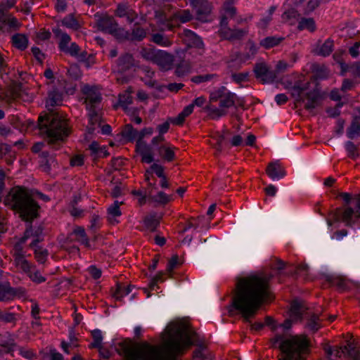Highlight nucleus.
<instances>
[{"label":"nucleus","instance_id":"nucleus-1","mask_svg":"<svg viewBox=\"0 0 360 360\" xmlns=\"http://www.w3.org/2000/svg\"><path fill=\"white\" fill-rule=\"evenodd\" d=\"M271 298L267 277L252 274L237 278L232 306L239 311L246 321L255 316L262 304Z\"/></svg>","mask_w":360,"mask_h":360},{"label":"nucleus","instance_id":"nucleus-2","mask_svg":"<svg viewBox=\"0 0 360 360\" xmlns=\"http://www.w3.org/2000/svg\"><path fill=\"white\" fill-rule=\"evenodd\" d=\"M62 101V94L58 90L53 89L50 91L46 101L49 112L41 115L38 119L40 134L46 136L48 144L55 150L59 149L60 143L64 142L71 132L68 120L49 108L60 105Z\"/></svg>","mask_w":360,"mask_h":360},{"label":"nucleus","instance_id":"nucleus-3","mask_svg":"<svg viewBox=\"0 0 360 360\" xmlns=\"http://www.w3.org/2000/svg\"><path fill=\"white\" fill-rule=\"evenodd\" d=\"M4 202L6 206L18 214L22 221L31 223L39 217L40 207L28 190L24 187L12 188L6 196Z\"/></svg>","mask_w":360,"mask_h":360},{"label":"nucleus","instance_id":"nucleus-4","mask_svg":"<svg viewBox=\"0 0 360 360\" xmlns=\"http://www.w3.org/2000/svg\"><path fill=\"white\" fill-rule=\"evenodd\" d=\"M271 347L278 348L288 360H305L309 353L310 341L306 335L287 337L285 333H276L269 340Z\"/></svg>","mask_w":360,"mask_h":360},{"label":"nucleus","instance_id":"nucleus-5","mask_svg":"<svg viewBox=\"0 0 360 360\" xmlns=\"http://www.w3.org/2000/svg\"><path fill=\"white\" fill-rule=\"evenodd\" d=\"M245 105V100L238 98L236 94L221 86L210 94L209 105L206 106L208 116L217 120L227 115V108L231 107L242 108Z\"/></svg>","mask_w":360,"mask_h":360},{"label":"nucleus","instance_id":"nucleus-6","mask_svg":"<svg viewBox=\"0 0 360 360\" xmlns=\"http://www.w3.org/2000/svg\"><path fill=\"white\" fill-rule=\"evenodd\" d=\"M252 18L237 15V8H221L220 27L218 31L219 36L229 41L241 40L248 35L249 29L248 26L238 28L237 25L248 23Z\"/></svg>","mask_w":360,"mask_h":360},{"label":"nucleus","instance_id":"nucleus-7","mask_svg":"<svg viewBox=\"0 0 360 360\" xmlns=\"http://www.w3.org/2000/svg\"><path fill=\"white\" fill-rule=\"evenodd\" d=\"M335 221H342L347 226H352L360 219V195H357L352 202V206L337 208L333 213Z\"/></svg>","mask_w":360,"mask_h":360},{"label":"nucleus","instance_id":"nucleus-8","mask_svg":"<svg viewBox=\"0 0 360 360\" xmlns=\"http://www.w3.org/2000/svg\"><path fill=\"white\" fill-rule=\"evenodd\" d=\"M98 30L112 35L117 40L127 37V30L119 26L115 19L108 15H96Z\"/></svg>","mask_w":360,"mask_h":360},{"label":"nucleus","instance_id":"nucleus-9","mask_svg":"<svg viewBox=\"0 0 360 360\" xmlns=\"http://www.w3.org/2000/svg\"><path fill=\"white\" fill-rule=\"evenodd\" d=\"M82 91L84 95L86 110H102V96L100 90L95 86L84 85Z\"/></svg>","mask_w":360,"mask_h":360},{"label":"nucleus","instance_id":"nucleus-10","mask_svg":"<svg viewBox=\"0 0 360 360\" xmlns=\"http://www.w3.org/2000/svg\"><path fill=\"white\" fill-rule=\"evenodd\" d=\"M323 96L318 89L310 91L303 96L301 99H296V105L304 104V108L311 112L316 108L320 106L323 101Z\"/></svg>","mask_w":360,"mask_h":360},{"label":"nucleus","instance_id":"nucleus-11","mask_svg":"<svg viewBox=\"0 0 360 360\" xmlns=\"http://www.w3.org/2000/svg\"><path fill=\"white\" fill-rule=\"evenodd\" d=\"M254 72L257 79L262 84L271 83L277 77L276 72L271 70L265 63H258L255 65Z\"/></svg>","mask_w":360,"mask_h":360},{"label":"nucleus","instance_id":"nucleus-12","mask_svg":"<svg viewBox=\"0 0 360 360\" xmlns=\"http://www.w3.org/2000/svg\"><path fill=\"white\" fill-rule=\"evenodd\" d=\"M174 56L162 50H159L154 64L157 65L162 71H168L173 67Z\"/></svg>","mask_w":360,"mask_h":360},{"label":"nucleus","instance_id":"nucleus-13","mask_svg":"<svg viewBox=\"0 0 360 360\" xmlns=\"http://www.w3.org/2000/svg\"><path fill=\"white\" fill-rule=\"evenodd\" d=\"M115 14L119 18H125L129 23L133 22L138 18L137 13L126 2L117 4Z\"/></svg>","mask_w":360,"mask_h":360},{"label":"nucleus","instance_id":"nucleus-14","mask_svg":"<svg viewBox=\"0 0 360 360\" xmlns=\"http://www.w3.org/2000/svg\"><path fill=\"white\" fill-rule=\"evenodd\" d=\"M9 94L13 100H22V101L30 102L32 100L33 96L23 89L21 83H13L9 89Z\"/></svg>","mask_w":360,"mask_h":360},{"label":"nucleus","instance_id":"nucleus-15","mask_svg":"<svg viewBox=\"0 0 360 360\" xmlns=\"http://www.w3.org/2000/svg\"><path fill=\"white\" fill-rule=\"evenodd\" d=\"M136 146L143 162L151 163L154 160L152 148L146 142L137 140Z\"/></svg>","mask_w":360,"mask_h":360},{"label":"nucleus","instance_id":"nucleus-16","mask_svg":"<svg viewBox=\"0 0 360 360\" xmlns=\"http://www.w3.org/2000/svg\"><path fill=\"white\" fill-rule=\"evenodd\" d=\"M181 37L189 47L202 48L203 46L201 39L191 30H184L181 34Z\"/></svg>","mask_w":360,"mask_h":360},{"label":"nucleus","instance_id":"nucleus-17","mask_svg":"<svg viewBox=\"0 0 360 360\" xmlns=\"http://www.w3.org/2000/svg\"><path fill=\"white\" fill-rule=\"evenodd\" d=\"M117 65L118 71L124 72L135 66V60L132 54L124 53L117 59Z\"/></svg>","mask_w":360,"mask_h":360},{"label":"nucleus","instance_id":"nucleus-18","mask_svg":"<svg viewBox=\"0 0 360 360\" xmlns=\"http://www.w3.org/2000/svg\"><path fill=\"white\" fill-rule=\"evenodd\" d=\"M41 241V239H34L30 244V247L34 250V258L39 264H44L47 259L49 252L46 249L43 248L37 244Z\"/></svg>","mask_w":360,"mask_h":360},{"label":"nucleus","instance_id":"nucleus-19","mask_svg":"<svg viewBox=\"0 0 360 360\" xmlns=\"http://www.w3.org/2000/svg\"><path fill=\"white\" fill-rule=\"evenodd\" d=\"M267 175L272 179H281L285 175L284 168L278 162H270L266 169Z\"/></svg>","mask_w":360,"mask_h":360},{"label":"nucleus","instance_id":"nucleus-20","mask_svg":"<svg viewBox=\"0 0 360 360\" xmlns=\"http://www.w3.org/2000/svg\"><path fill=\"white\" fill-rule=\"evenodd\" d=\"M146 37V31L144 28L141 27L139 23L136 22L134 25V27L130 33L127 31V37L120 39V41H141Z\"/></svg>","mask_w":360,"mask_h":360},{"label":"nucleus","instance_id":"nucleus-21","mask_svg":"<svg viewBox=\"0 0 360 360\" xmlns=\"http://www.w3.org/2000/svg\"><path fill=\"white\" fill-rule=\"evenodd\" d=\"M307 308L302 302L293 301L290 304V317L294 321H300Z\"/></svg>","mask_w":360,"mask_h":360},{"label":"nucleus","instance_id":"nucleus-22","mask_svg":"<svg viewBox=\"0 0 360 360\" xmlns=\"http://www.w3.org/2000/svg\"><path fill=\"white\" fill-rule=\"evenodd\" d=\"M14 264L15 267L26 274L27 275L30 273V270L35 269V265L31 264L27 260L24 255H18L14 258Z\"/></svg>","mask_w":360,"mask_h":360},{"label":"nucleus","instance_id":"nucleus-23","mask_svg":"<svg viewBox=\"0 0 360 360\" xmlns=\"http://www.w3.org/2000/svg\"><path fill=\"white\" fill-rule=\"evenodd\" d=\"M334 42L333 40L328 39L321 45H317V46L312 51V53L321 56H328L333 51Z\"/></svg>","mask_w":360,"mask_h":360},{"label":"nucleus","instance_id":"nucleus-24","mask_svg":"<svg viewBox=\"0 0 360 360\" xmlns=\"http://www.w3.org/2000/svg\"><path fill=\"white\" fill-rule=\"evenodd\" d=\"M195 10L198 18L207 16L210 14L212 10V5L208 0H200L193 6Z\"/></svg>","mask_w":360,"mask_h":360},{"label":"nucleus","instance_id":"nucleus-25","mask_svg":"<svg viewBox=\"0 0 360 360\" xmlns=\"http://www.w3.org/2000/svg\"><path fill=\"white\" fill-rule=\"evenodd\" d=\"M311 72L316 79H326L329 75V70L324 64L314 63L311 66Z\"/></svg>","mask_w":360,"mask_h":360},{"label":"nucleus","instance_id":"nucleus-26","mask_svg":"<svg viewBox=\"0 0 360 360\" xmlns=\"http://www.w3.org/2000/svg\"><path fill=\"white\" fill-rule=\"evenodd\" d=\"M87 110L90 124V127H89V131L91 132L94 130V126L96 124L100 125L101 124L102 110L89 109Z\"/></svg>","mask_w":360,"mask_h":360},{"label":"nucleus","instance_id":"nucleus-27","mask_svg":"<svg viewBox=\"0 0 360 360\" xmlns=\"http://www.w3.org/2000/svg\"><path fill=\"white\" fill-rule=\"evenodd\" d=\"M347 136L353 139L360 136V116H355L347 130Z\"/></svg>","mask_w":360,"mask_h":360},{"label":"nucleus","instance_id":"nucleus-28","mask_svg":"<svg viewBox=\"0 0 360 360\" xmlns=\"http://www.w3.org/2000/svg\"><path fill=\"white\" fill-rule=\"evenodd\" d=\"M176 148H170L165 145H162L158 148L160 156L167 162H172L175 159L174 150Z\"/></svg>","mask_w":360,"mask_h":360},{"label":"nucleus","instance_id":"nucleus-29","mask_svg":"<svg viewBox=\"0 0 360 360\" xmlns=\"http://www.w3.org/2000/svg\"><path fill=\"white\" fill-rule=\"evenodd\" d=\"M131 93H133V88L129 86L123 94L119 95V104L124 111H127L128 105L132 103Z\"/></svg>","mask_w":360,"mask_h":360},{"label":"nucleus","instance_id":"nucleus-30","mask_svg":"<svg viewBox=\"0 0 360 360\" xmlns=\"http://www.w3.org/2000/svg\"><path fill=\"white\" fill-rule=\"evenodd\" d=\"M328 281L332 285L337 287L340 291H345L350 288V282L342 277H330L328 278Z\"/></svg>","mask_w":360,"mask_h":360},{"label":"nucleus","instance_id":"nucleus-31","mask_svg":"<svg viewBox=\"0 0 360 360\" xmlns=\"http://www.w3.org/2000/svg\"><path fill=\"white\" fill-rule=\"evenodd\" d=\"M193 111V105H188L186 106L184 110L171 121L172 123L176 125H182L186 118L189 116Z\"/></svg>","mask_w":360,"mask_h":360},{"label":"nucleus","instance_id":"nucleus-32","mask_svg":"<svg viewBox=\"0 0 360 360\" xmlns=\"http://www.w3.org/2000/svg\"><path fill=\"white\" fill-rule=\"evenodd\" d=\"M284 39L285 38L282 37H278L275 36H270L261 40L259 44L264 49H269L279 45L284 40Z\"/></svg>","mask_w":360,"mask_h":360},{"label":"nucleus","instance_id":"nucleus-33","mask_svg":"<svg viewBox=\"0 0 360 360\" xmlns=\"http://www.w3.org/2000/svg\"><path fill=\"white\" fill-rule=\"evenodd\" d=\"M155 18L157 20V22L160 25H162L164 27H161L162 30H172L174 26L167 20L165 13L160 10L155 11Z\"/></svg>","mask_w":360,"mask_h":360},{"label":"nucleus","instance_id":"nucleus-34","mask_svg":"<svg viewBox=\"0 0 360 360\" xmlns=\"http://www.w3.org/2000/svg\"><path fill=\"white\" fill-rule=\"evenodd\" d=\"M120 134L127 141H133L139 139L138 131L134 129L131 124L125 125Z\"/></svg>","mask_w":360,"mask_h":360},{"label":"nucleus","instance_id":"nucleus-35","mask_svg":"<svg viewBox=\"0 0 360 360\" xmlns=\"http://www.w3.org/2000/svg\"><path fill=\"white\" fill-rule=\"evenodd\" d=\"M309 82L305 84H301L300 82H296L292 87V96L296 99H301L304 95V91L308 89Z\"/></svg>","mask_w":360,"mask_h":360},{"label":"nucleus","instance_id":"nucleus-36","mask_svg":"<svg viewBox=\"0 0 360 360\" xmlns=\"http://www.w3.org/2000/svg\"><path fill=\"white\" fill-rule=\"evenodd\" d=\"M70 236H75V240H77L80 242L81 243L84 244L85 246L89 247V242L88 237L86 234L85 230L82 226H77Z\"/></svg>","mask_w":360,"mask_h":360},{"label":"nucleus","instance_id":"nucleus-37","mask_svg":"<svg viewBox=\"0 0 360 360\" xmlns=\"http://www.w3.org/2000/svg\"><path fill=\"white\" fill-rule=\"evenodd\" d=\"M160 217H158L155 213L150 214L145 217V226L151 231H155L160 224Z\"/></svg>","mask_w":360,"mask_h":360},{"label":"nucleus","instance_id":"nucleus-38","mask_svg":"<svg viewBox=\"0 0 360 360\" xmlns=\"http://www.w3.org/2000/svg\"><path fill=\"white\" fill-rule=\"evenodd\" d=\"M12 44L15 48L22 51L27 47L28 39L22 34H15L12 37Z\"/></svg>","mask_w":360,"mask_h":360},{"label":"nucleus","instance_id":"nucleus-39","mask_svg":"<svg viewBox=\"0 0 360 360\" xmlns=\"http://www.w3.org/2000/svg\"><path fill=\"white\" fill-rule=\"evenodd\" d=\"M159 50L154 48L143 47L140 51L141 56L146 60L154 63Z\"/></svg>","mask_w":360,"mask_h":360},{"label":"nucleus","instance_id":"nucleus-40","mask_svg":"<svg viewBox=\"0 0 360 360\" xmlns=\"http://www.w3.org/2000/svg\"><path fill=\"white\" fill-rule=\"evenodd\" d=\"M53 32L56 34V36L60 37V42L58 44V47L61 51H65V49H67L68 44L70 43L71 38L70 37L65 33L62 32L60 30L56 29L53 30Z\"/></svg>","mask_w":360,"mask_h":360},{"label":"nucleus","instance_id":"nucleus-41","mask_svg":"<svg viewBox=\"0 0 360 360\" xmlns=\"http://www.w3.org/2000/svg\"><path fill=\"white\" fill-rule=\"evenodd\" d=\"M300 14L293 8L286 11L282 15L283 20L289 25H294L298 20Z\"/></svg>","mask_w":360,"mask_h":360},{"label":"nucleus","instance_id":"nucleus-42","mask_svg":"<svg viewBox=\"0 0 360 360\" xmlns=\"http://www.w3.org/2000/svg\"><path fill=\"white\" fill-rule=\"evenodd\" d=\"M16 347L13 340L1 341L0 342V357L4 354H12Z\"/></svg>","mask_w":360,"mask_h":360},{"label":"nucleus","instance_id":"nucleus-43","mask_svg":"<svg viewBox=\"0 0 360 360\" xmlns=\"http://www.w3.org/2000/svg\"><path fill=\"white\" fill-rule=\"evenodd\" d=\"M306 327L313 333L316 332L321 327L319 316L316 314H311L307 319Z\"/></svg>","mask_w":360,"mask_h":360},{"label":"nucleus","instance_id":"nucleus-44","mask_svg":"<svg viewBox=\"0 0 360 360\" xmlns=\"http://www.w3.org/2000/svg\"><path fill=\"white\" fill-rule=\"evenodd\" d=\"M130 285L127 287L122 283H117L116 284L115 290L112 292V296L116 300H121L124 296L128 295L131 292Z\"/></svg>","mask_w":360,"mask_h":360},{"label":"nucleus","instance_id":"nucleus-45","mask_svg":"<svg viewBox=\"0 0 360 360\" xmlns=\"http://www.w3.org/2000/svg\"><path fill=\"white\" fill-rule=\"evenodd\" d=\"M30 229H26L24 236H22L18 242H17L14 245V254H13V258H15V256L18 255H24L22 253L23 250V244L25 243L27 239L30 237Z\"/></svg>","mask_w":360,"mask_h":360},{"label":"nucleus","instance_id":"nucleus-46","mask_svg":"<svg viewBox=\"0 0 360 360\" xmlns=\"http://www.w3.org/2000/svg\"><path fill=\"white\" fill-rule=\"evenodd\" d=\"M63 25L72 30H78L79 28V23L72 14H69L65 16L62 20Z\"/></svg>","mask_w":360,"mask_h":360},{"label":"nucleus","instance_id":"nucleus-47","mask_svg":"<svg viewBox=\"0 0 360 360\" xmlns=\"http://www.w3.org/2000/svg\"><path fill=\"white\" fill-rule=\"evenodd\" d=\"M297 27L300 30H308L314 32L316 30V25L313 18H302Z\"/></svg>","mask_w":360,"mask_h":360},{"label":"nucleus","instance_id":"nucleus-48","mask_svg":"<svg viewBox=\"0 0 360 360\" xmlns=\"http://www.w3.org/2000/svg\"><path fill=\"white\" fill-rule=\"evenodd\" d=\"M42 160L41 162L44 164V170L49 172L52 166L56 165V160L53 157H50L48 152L43 151L41 154Z\"/></svg>","mask_w":360,"mask_h":360},{"label":"nucleus","instance_id":"nucleus-49","mask_svg":"<svg viewBox=\"0 0 360 360\" xmlns=\"http://www.w3.org/2000/svg\"><path fill=\"white\" fill-rule=\"evenodd\" d=\"M151 41L156 44L162 46H169L172 45V41L163 34L160 33L153 34Z\"/></svg>","mask_w":360,"mask_h":360},{"label":"nucleus","instance_id":"nucleus-50","mask_svg":"<svg viewBox=\"0 0 360 360\" xmlns=\"http://www.w3.org/2000/svg\"><path fill=\"white\" fill-rule=\"evenodd\" d=\"M12 300L10 285L0 284V302H8Z\"/></svg>","mask_w":360,"mask_h":360},{"label":"nucleus","instance_id":"nucleus-51","mask_svg":"<svg viewBox=\"0 0 360 360\" xmlns=\"http://www.w3.org/2000/svg\"><path fill=\"white\" fill-rule=\"evenodd\" d=\"M122 204V202L115 200L114 203L110 205L108 209V219L112 220V218L120 217L122 214L120 206Z\"/></svg>","mask_w":360,"mask_h":360},{"label":"nucleus","instance_id":"nucleus-52","mask_svg":"<svg viewBox=\"0 0 360 360\" xmlns=\"http://www.w3.org/2000/svg\"><path fill=\"white\" fill-rule=\"evenodd\" d=\"M344 349L346 352V356L353 359L354 360H358L360 358L359 351L352 342H347V345H345Z\"/></svg>","mask_w":360,"mask_h":360},{"label":"nucleus","instance_id":"nucleus-53","mask_svg":"<svg viewBox=\"0 0 360 360\" xmlns=\"http://www.w3.org/2000/svg\"><path fill=\"white\" fill-rule=\"evenodd\" d=\"M174 17L181 22H187L192 20V14L188 10H181L174 14Z\"/></svg>","mask_w":360,"mask_h":360},{"label":"nucleus","instance_id":"nucleus-54","mask_svg":"<svg viewBox=\"0 0 360 360\" xmlns=\"http://www.w3.org/2000/svg\"><path fill=\"white\" fill-rule=\"evenodd\" d=\"M27 276L30 278V279L36 283H41L46 281V278L43 276L40 271L37 269L35 267V269L30 270V273L27 274Z\"/></svg>","mask_w":360,"mask_h":360},{"label":"nucleus","instance_id":"nucleus-55","mask_svg":"<svg viewBox=\"0 0 360 360\" xmlns=\"http://www.w3.org/2000/svg\"><path fill=\"white\" fill-rule=\"evenodd\" d=\"M94 342L90 345L91 348H100L103 340L102 333L100 330L96 329L91 332Z\"/></svg>","mask_w":360,"mask_h":360},{"label":"nucleus","instance_id":"nucleus-56","mask_svg":"<svg viewBox=\"0 0 360 360\" xmlns=\"http://www.w3.org/2000/svg\"><path fill=\"white\" fill-rule=\"evenodd\" d=\"M0 320L4 323H11L15 324L17 318L14 313L2 311L0 310Z\"/></svg>","mask_w":360,"mask_h":360},{"label":"nucleus","instance_id":"nucleus-57","mask_svg":"<svg viewBox=\"0 0 360 360\" xmlns=\"http://www.w3.org/2000/svg\"><path fill=\"white\" fill-rule=\"evenodd\" d=\"M217 75L215 74H206L202 75H196L191 78V81L195 84H200L212 80L217 77Z\"/></svg>","mask_w":360,"mask_h":360},{"label":"nucleus","instance_id":"nucleus-58","mask_svg":"<svg viewBox=\"0 0 360 360\" xmlns=\"http://www.w3.org/2000/svg\"><path fill=\"white\" fill-rule=\"evenodd\" d=\"M189 71L190 65L186 62H182L176 66L175 74L178 77H182L189 72Z\"/></svg>","mask_w":360,"mask_h":360},{"label":"nucleus","instance_id":"nucleus-59","mask_svg":"<svg viewBox=\"0 0 360 360\" xmlns=\"http://www.w3.org/2000/svg\"><path fill=\"white\" fill-rule=\"evenodd\" d=\"M12 300L15 297L21 298L25 296L26 290L23 287L12 288L11 287Z\"/></svg>","mask_w":360,"mask_h":360},{"label":"nucleus","instance_id":"nucleus-60","mask_svg":"<svg viewBox=\"0 0 360 360\" xmlns=\"http://www.w3.org/2000/svg\"><path fill=\"white\" fill-rule=\"evenodd\" d=\"M152 200L155 202L166 204L169 202V197L162 191H160L156 195L151 196Z\"/></svg>","mask_w":360,"mask_h":360},{"label":"nucleus","instance_id":"nucleus-61","mask_svg":"<svg viewBox=\"0 0 360 360\" xmlns=\"http://www.w3.org/2000/svg\"><path fill=\"white\" fill-rule=\"evenodd\" d=\"M265 325L267 326H269L271 328V330L273 332H275L276 333H279L278 332V324L276 322V321L271 317V316H266L265 317Z\"/></svg>","mask_w":360,"mask_h":360},{"label":"nucleus","instance_id":"nucleus-62","mask_svg":"<svg viewBox=\"0 0 360 360\" xmlns=\"http://www.w3.org/2000/svg\"><path fill=\"white\" fill-rule=\"evenodd\" d=\"M346 149L349 153V157L355 158L358 156V154L356 153L357 147L353 142L347 141L346 143Z\"/></svg>","mask_w":360,"mask_h":360},{"label":"nucleus","instance_id":"nucleus-63","mask_svg":"<svg viewBox=\"0 0 360 360\" xmlns=\"http://www.w3.org/2000/svg\"><path fill=\"white\" fill-rule=\"evenodd\" d=\"M248 72L233 73L231 75L232 79L236 83H241L248 80Z\"/></svg>","mask_w":360,"mask_h":360},{"label":"nucleus","instance_id":"nucleus-64","mask_svg":"<svg viewBox=\"0 0 360 360\" xmlns=\"http://www.w3.org/2000/svg\"><path fill=\"white\" fill-rule=\"evenodd\" d=\"M350 72L354 77L360 78V61L350 65Z\"/></svg>","mask_w":360,"mask_h":360}]
</instances>
